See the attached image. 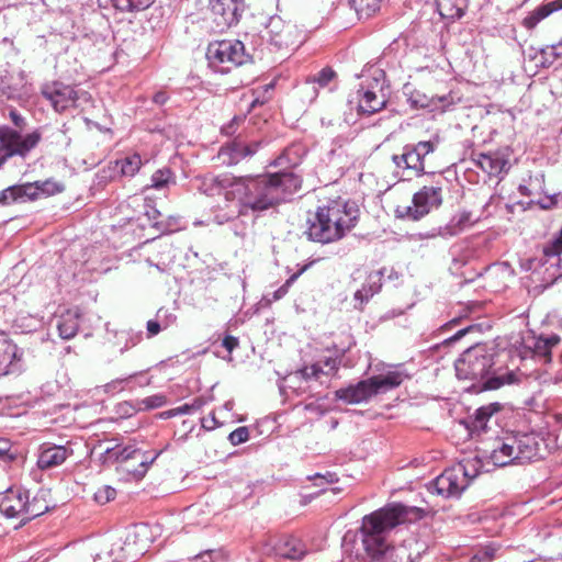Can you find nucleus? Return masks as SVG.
Masks as SVG:
<instances>
[{
    "label": "nucleus",
    "instance_id": "obj_36",
    "mask_svg": "<svg viewBox=\"0 0 562 562\" xmlns=\"http://www.w3.org/2000/svg\"><path fill=\"white\" fill-rule=\"evenodd\" d=\"M140 450L131 449L128 447L117 449V447H108L104 450L105 460H114V461H126L128 459H135L140 454Z\"/></svg>",
    "mask_w": 562,
    "mask_h": 562
},
{
    "label": "nucleus",
    "instance_id": "obj_15",
    "mask_svg": "<svg viewBox=\"0 0 562 562\" xmlns=\"http://www.w3.org/2000/svg\"><path fill=\"white\" fill-rule=\"evenodd\" d=\"M209 9L217 27L236 24L245 9V0H210Z\"/></svg>",
    "mask_w": 562,
    "mask_h": 562
},
{
    "label": "nucleus",
    "instance_id": "obj_26",
    "mask_svg": "<svg viewBox=\"0 0 562 562\" xmlns=\"http://www.w3.org/2000/svg\"><path fill=\"white\" fill-rule=\"evenodd\" d=\"M383 269L372 271L368 274L362 288L353 294L355 301L358 303L356 308L362 310L363 305L376 294L382 288Z\"/></svg>",
    "mask_w": 562,
    "mask_h": 562
},
{
    "label": "nucleus",
    "instance_id": "obj_9",
    "mask_svg": "<svg viewBox=\"0 0 562 562\" xmlns=\"http://www.w3.org/2000/svg\"><path fill=\"white\" fill-rule=\"evenodd\" d=\"M64 191V186L53 179L10 186L0 191V204L35 201Z\"/></svg>",
    "mask_w": 562,
    "mask_h": 562
},
{
    "label": "nucleus",
    "instance_id": "obj_21",
    "mask_svg": "<svg viewBox=\"0 0 562 562\" xmlns=\"http://www.w3.org/2000/svg\"><path fill=\"white\" fill-rule=\"evenodd\" d=\"M22 351L7 336L0 335V376L21 370Z\"/></svg>",
    "mask_w": 562,
    "mask_h": 562
},
{
    "label": "nucleus",
    "instance_id": "obj_25",
    "mask_svg": "<svg viewBox=\"0 0 562 562\" xmlns=\"http://www.w3.org/2000/svg\"><path fill=\"white\" fill-rule=\"evenodd\" d=\"M71 454L72 450L67 448L66 446H50L44 443L40 447L37 467L41 470L56 468L63 464Z\"/></svg>",
    "mask_w": 562,
    "mask_h": 562
},
{
    "label": "nucleus",
    "instance_id": "obj_2",
    "mask_svg": "<svg viewBox=\"0 0 562 562\" xmlns=\"http://www.w3.org/2000/svg\"><path fill=\"white\" fill-rule=\"evenodd\" d=\"M418 512L419 509L414 507L392 504L366 515L360 527L366 553L363 562H403L405 550L392 546L386 539V533L396 526L409 521L411 515Z\"/></svg>",
    "mask_w": 562,
    "mask_h": 562
},
{
    "label": "nucleus",
    "instance_id": "obj_38",
    "mask_svg": "<svg viewBox=\"0 0 562 562\" xmlns=\"http://www.w3.org/2000/svg\"><path fill=\"white\" fill-rule=\"evenodd\" d=\"M112 5L121 12H133L147 9L154 0H110Z\"/></svg>",
    "mask_w": 562,
    "mask_h": 562
},
{
    "label": "nucleus",
    "instance_id": "obj_17",
    "mask_svg": "<svg viewBox=\"0 0 562 562\" xmlns=\"http://www.w3.org/2000/svg\"><path fill=\"white\" fill-rule=\"evenodd\" d=\"M42 93L57 112H64L71 106H77V101L80 99L78 91L74 87L61 82L45 86Z\"/></svg>",
    "mask_w": 562,
    "mask_h": 562
},
{
    "label": "nucleus",
    "instance_id": "obj_55",
    "mask_svg": "<svg viewBox=\"0 0 562 562\" xmlns=\"http://www.w3.org/2000/svg\"><path fill=\"white\" fill-rule=\"evenodd\" d=\"M324 370H326V375L334 373L338 369V361L334 358H326L324 361H321Z\"/></svg>",
    "mask_w": 562,
    "mask_h": 562
},
{
    "label": "nucleus",
    "instance_id": "obj_13",
    "mask_svg": "<svg viewBox=\"0 0 562 562\" xmlns=\"http://www.w3.org/2000/svg\"><path fill=\"white\" fill-rule=\"evenodd\" d=\"M560 342L558 335L536 336L528 333L522 337L521 349L519 351L522 359L532 358L542 363L551 361V351Z\"/></svg>",
    "mask_w": 562,
    "mask_h": 562
},
{
    "label": "nucleus",
    "instance_id": "obj_33",
    "mask_svg": "<svg viewBox=\"0 0 562 562\" xmlns=\"http://www.w3.org/2000/svg\"><path fill=\"white\" fill-rule=\"evenodd\" d=\"M57 328L63 339H71L79 328L77 316L71 313L63 315L58 321Z\"/></svg>",
    "mask_w": 562,
    "mask_h": 562
},
{
    "label": "nucleus",
    "instance_id": "obj_59",
    "mask_svg": "<svg viewBox=\"0 0 562 562\" xmlns=\"http://www.w3.org/2000/svg\"><path fill=\"white\" fill-rule=\"evenodd\" d=\"M11 449V445L8 440L0 439V457L2 458H9L10 460L13 459L12 456H9Z\"/></svg>",
    "mask_w": 562,
    "mask_h": 562
},
{
    "label": "nucleus",
    "instance_id": "obj_30",
    "mask_svg": "<svg viewBox=\"0 0 562 562\" xmlns=\"http://www.w3.org/2000/svg\"><path fill=\"white\" fill-rule=\"evenodd\" d=\"M376 386L378 393H384L389 390L400 386L407 378L402 370H390L384 374L372 376Z\"/></svg>",
    "mask_w": 562,
    "mask_h": 562
},
{
    "label": "nucleus",
    "instance_id": "obj_4",
    "mask_svg": "<svg viewBox=\"0 0 562 562\" xmlns=\"http://www.w3.org/2000/svg\"><path fill=\"white\" fill-rule=\"evenodd\" d=\"M359 209L355 203L342 200L330 201L318 206L317 211L306 221L304 235L308 240L329 244L342 238L356 226Z\"/></svg>",
    "mask_w": 562,
    "mask_h": 562
},
{
    "label": "nucleus",
    "instance_id": "obj_58",
    "mask_svg": "<svg viewBox=\"0 0 562 562\" xmlns=\"http://www.w3.org/2000/svg\"><path fill=\"white\" fill-rule=\"evenodd\" d=\"M190 413H191V406H189V404L186 403L179 407H176V408L169 411L168 416L184 415V414H190Z\"/></svg>",
    "mask_w": 562,
    "mask_h": 562
},
{
    "label": "nucleus",
    "instance_id": "obj_5",
    "mask_svg": "<svg viewBox=\"0 0 562 562\" xmlns=\"http://www.w3.org/2000/svg\"><path fill=\"white\" fill-rule=\"evenodd\" d=\"M546 450L543 439L537 434H517L497 439L488 458L496 467L524 464L542 459Z\"/></svg>",
    "mask_w": 562,
    "mask_h": 562
},
{
    "label": "nucleus",
    "instance_id": "obj_52",
    "mask_svg": "<svg viewBox=\"0 0 562 562\" xmlns=\"http://www.w3.org/2000/svg\"><path fill=\"white\" fill-rule=\"evenodd\" d=\"M0 90L3 94H7L9 98L13 97L14 92L18 90L16 85H13L8 76L5 75L1 78L0 81Z\"/></svg>",
    "mask_w": 562,
    "mask_h": 562
},
{
    "label": "nucleus",
    "instance_id": "obj_3",
    "mask_svg": "<svg viewBox=\"0 0 562 562\" xmlns=\"http://www.w3.org/2000/svg\"><path fill=\"white\" fill-rule=\"evenodd\" d=\"M494 353L485 346L476 345L465 350L456 361V374L460 380L473 381L479 391L497 390L504 385L517 384L521 374L514 370L494 369Z\"/></svg>",
    "mask_w": 562,
    "mask_h": 562
},
{
    "label": "nucleus",
    "instance_id": "obj_24",
    "mask_svg": "<svg viewBox=\"0 0 562 562\" xmlns=\"http://www.w3.org/2000/svg\"><path fill=\"white\" fill-rule=\"evenodd\" d=\"M140 166L142 158L135 153L123 159L110 162L109 166L102 170L101 177L103 179H114L117 176L133 177L140 169Z\"/></svg>",
    "mask_w": 562,
    "mask_h": 562
},
{
    "label": "nucleus",
    "instance_id": "obj_11",
    "mask_svg": "<svg viewBox=\"0 0 562 562\" xmlns=\"http://www.w3.org/2000/svg\"><path fill=\"white\" fill-rule=\"evenodd\" d=\"M438 144V136L431 140L407 144L401 155H393L392 160L397 168L408 171L409 176H420L425 171V157L434 153Z\"/></svg>",
    "mask_w": 562,
    "mask_h": 562
},
{
    "label": "nucleus",
    "instance_id": "obj_20",
    "mask_svg": "<svg viewBox=\"0 0 562 562\" xmlns=\"http://www.w3.org/2000/svg\"><path fill=\"white\" fill-rule=\"evenodd\" d=\"M151 542V532L147 524H137L128 529L124 550L131 557L143 555Z\"/></svg>",
    "mask_w": 562,
    "mask_h": 562
},
{
    "label": "nucleus",
    "instance_id": "obj_45",
    "mask_svg": "<svg viewBox=\"0 0 562 562\" xmlns=\"http://www.w3.org/2000/svg\"><path fill=\"white\" fill-rule=\"evenodd\" d=\"M498 547L491 543L479 550L471 559V562H492L496 557Z\"/></svg>",
    "mask_w": 562,
    "mask_h": 562
},
{
    "label": "nucleus",
    "instance_id": "obj_10",
    "mask_svg": "<svg viewBox=\"0 0 562 562\" xmlns=\"http://www.w3.org/2000/svg\"><path fill=\"white\" fill-rule=\"evenodd\" d=\"M267 41L277 49H294L305 41V33L296 24L280 16H271L266 26Z\"/></svg>",
    "mask_w": 562,
    "mask_h": 562
},
{
    "label": "nucleus",
    "instance_id": "obj_37",
    "mask_svg": "<svg viewBox=\"0 0 562 562\" xmlns=\"http://www.w3.org/2000/svg\"><path fill=\"white\" fill-rule=\"evenodd\" d=\"M151 184L150 188L156 190H161L168 188L170 184H175V176L172 171L168 168L159 169L155 171L151 176Z\"/></svg>",
    "mask_w": 562,
    "mask_h": 562
},
{
    "label": "nucleus",
    "instance_id": "obj_61",
    "mask_svg": "<svg viewBox=\"0 0 562 562\" xmlns=\"http://www.w3.org/2000/svg\"><path fill=\"white\" fill-rule=\"evenodd\" d=\"M10 117L15 126L22 127V125L24 123V119L16 111H11Z\"/></svg>",
    "mask_w": 562,
    "mask_h": 562
},
{
    "label": "nucleus",
    "instance_id": "obj_32",
    "mask_svg": "<svg viewBox=\"0 0 562 562\" xmlns=\"http://www.w3.org/2000/svg\"><path fill=\"white\" fill-rule=\"evenodd\" d=\"M304 149L301 145L294 144L286 147L280 156L273 161V166L283 168L282 171H286V168L295 167L301 164Z\"/></svg>",
    "mask_w": 562,
    "mask_h": 562
},
{
    "label": "nucleus",
    "instance_id": "obj_41",
    "mask_svg": "<svg viewBox=\"0 0 562 562\" xmlns=\"http://www.w3.org/2000/svg\"><path fill=\"white\" fill-rule=\"evenodd\" d=\"M310 265H304L297 272L293 273L279 289H277L271 299H268L269 302L279 301L283 296L286 295L291 285L297 280V278L307 270Z\"/></svg>",
    "mask_w": 562,
    "mask_h": 562
},
{
    "label": "nucleus",
    "instance_id": "obj_18",
    "mask_svg": "<svg viewBox=\"0 0 562 562\" xmlns=\"http://www.w3.org/2000/svg\"><path fill=\"white\" fill-rule=\"evenodd\" d=\"M29 492L21 487H10L0 495V513L9 518H24Z\"/></svg>",
    "mask_w": 562,
    "mask_h": 562
},
{
    "label": "nucleus",
    "instance_id": "obj_1",
    "mask_svg": "<svg viewBox=\"0 0 562 562\" xmlns=\"http://www.w3.org/2000/svg\"><path fill=\"white\" fill-rule=\"evenodd\" d=\"M301 184V178L292 171L244 176L236 178L234 191L228 194L239 203V215H245L248 210L261 213L288 201Z\"/></svg>",
    "mask_w": 562,
    "mask_h": 562
},
{
    "label": "nucleus",
    "instance_id": "obj_47",
    "mask_svg": "<svg viewBox=\"0 0 562 562\" xmlns=\"http://www.w3.org/2000/svg\"><path fill=\"white\" fill-rule=\"evenodd\" d=\"M297 373L301 374L302 378L305 380H308V379L318 380V379H321L322 375H326V370H324L322 362H316L310 367H304Z\"/></svg>",
    "mask_w": 562,
    "mask_h": 562
},
{
    "label": "nucleus",
    "instance_id": "obj_35",
    "mask_svg": "<svg viewBox=\"0 0 562 562\" xmlns=\"http://www.w3.org/2000/svg\"><path fill=\"white\" fill-rule=\"evenodd\" d=\"M518 190L520 194L525 196L540 195L544 193V175L537 173L535 176H530L528 182L520 184Z\"/></svg>",
    "mask_w": 562,
    "mask_h": 562
},
{
    "label": "nucleus",
    "instance_id": "obj_14",
    "mask_svg": "<svg viewBox=\"0 0 562 562\" xmlns=\"http://www.w3.org/2000/svg\"><path fill=\"white\" fill-rule=\"evenodd\" d=\"M236 178L231 173H207L196 177L194 181L199 192L207 196L224 195L226 201H233L228 193L234 191Z\"/></svg>",
    "mask_w": 562,
    "mask_h": 562
},
{
    "label": "nucleus",
    "instance_id": "obj_39",
    "mask_svg": "<svg viewBox=\"0 0 562 562\" xmlns=\"http://www.w3.org/2000/svg\"><path fill=\"white\" fill-rule=\"evenodd\" d=\"M476 220L472 218V214L470 212H461L452 217L449 224V228H451L450 234H458L463 231L465 227L471 226Z\"/></svg>",
    "mask_w": 562,
    "mask_h": 562
},
{
    "label": "nucleus",
    "instance_id": "obj_28",
    "mask_svg": "<svg viewBox=\"0 0 562 562\" xmlns=\"http://www.w3.org/2000/svg\"><path fill=\"white\" fill-rule=\"evenodd\" d=\"M499 409L501 405L498 403H492L477 408L474 413V416L468 423V428L471 434L480 435L485 432L487 429L488 420Z\"/></svg>",
    "mask_w": 562,
    "mask_h": 562
},
{
    "label": "nucleus",
    "instance_id": "obj_43",
    "mask_svg": "<svg viewBox=\"0 0 562 562\" xmlns=\"http://www.w3.org/2000/svg\"><path fill=\"white\" fill-rule=\"evenodd\" d=\"M336 74L335 71L329 68H323L321 71H318L315 76L307 79V83L318 85V87L324 88L327 87L328 83L335 78Z\"/></svg>",
    "mask_w": 562,
    "mask_h": 562
},
{
    "label": "nucleus",
    "instance_id": "obj_7",
    "mask_svg": "<svg viewBox=\"0 0 562 562\" xmlns=\"http://www.w3.org/2000/svg\"><path fill=\"white\" fill-rule=\"evenodd\" d=\"M476 475L477 471L473 463H458L431 481L428 491L446 498L459 497Z\"/></svg>",
    "mask_w": 562,
    "mask_h": 562
},
{
    "label": "nucleus",
    "instance_id": "obj_63",
    "mask_svg": "<svg viewBox=\"0 0 562 562\" xmlns=\"http://www.w3.org/2000/svg\"><path fill=\"white\" fill-rule=\"evenodd\" d=\"M470 327H465L463 329H460L457 334H454L451 338H449L448 340L449 341H456L458 339H460L461 337H463L468 331H469Z\"/></svg>",
    "mask_w": 562,
    "mask_h": 562
},
{
    "label": "nucleus",
    "instance_id": "obj_27",
    "mask_svg": "<svg viewBox=\"0 0 562 562\" xmlns=\"http://www.w3.org/2000/svg\"><path fill=\"white\" fill-rule=\"evenodd\" d=\"M276 555L290 559V560H302L306 553V546L302 540L295 537H285L281 539L274 546Z\"/></svg>",
    "mask_w": 562,
    "mask_h": 562
},
{
    "label": "nucleus",
    "instance_id": "obj_51",
    "mask_svg": "<svg viewBox=\"0 0 562 562\" xmlns=\"http://www.w3.org/2000/svg\"><path fill=\"white\" fill-rule=\"evenodd\" d=\"M244 121H245V116L236 115L231 120L229 123L224 125L221 131L226 136H232L237 132L239 124L243 123Z\"/></svg>",
    "mask_w": 562,
    "mask_h": 562
},
{
    "label": "nucleus",
    "instance_id": "obj_42",
    "mask_svg": "<svg viewBox=\"0 0 562 562\" xmlns=\"http://www.w3.org/2000/svg\"><path fill=\"white\" fill-rule=\"evenodd\" d=\"M562 254V227L557 236L543 246V255L547 258L559 257Z\"/></svg>",
    "mask_w": 562,
    "mask_h": 562
},
{
    "label": "nucleus",
    "instance_id": "obj_60",
    "mask_svg": "<svg viewBox=\"0 0 562 562\" xmlns=\"http://www.w3.org/2000/svg\"><path fill=\"white\" fill-rule=\"evenodd\" d=\"M167 100H168V95L164 91H159V92L155 93L153 97V101L159 105L165 104Z\"/></svg>",
    "mask_w": 562,
    "mask_h": 562
},
{
    "label": "nucleus",
    "instance_id": "obj_46",
    "mask_svg": "<svg viewBox=\"0 0 562 562\" xmlns=\"http://www.w3.org/2000/svg\"><path fill=\"white\" fill-rule=\"evenodd\" d=\"M137 374H131L123 379H115L111 382L98 387V390H102L106 394H115L117 392H121L124 389V384L128 381H131L133 378H135Z\"/></svg>",
    "mask_w": 562,
    "mask_h": 562
},
{
    "label": "nucleus",
    "instance_id": "obj_54",
    "mask_svg": "<svg viewBox=\"0 0 562 562\" xmlns=\"http://www.w3.org/2000/svg\"><path fill=\"white\" fill-rule=\"evenodd\" d=\"M146 329H147L148 337H154V336L158 335L160 333V330L164 328L157 318L155 321L154 319L148 321L147 325H146Z\"/></svg>",
    "mask_w": 562,
    "mask_h": 562
},
{
    "label": "nucleus",
    "instance_id": "obj_22",
    "mask_svg": "<svg viewBox=\"0 0 562 562\" xmlns=\"http://www.w3.org/2000/svg\"><path fill=\"white\" fill-rule=\"evenodd\" d=\"M379 394L373 378L362 380L355 385H349L336 391V396L350 404H357L370 400Z\"/></svg>",
    "mask_w": 562,
    "mask_h": 562
},
{
    "label": "nucleus",
    "instance_id": "obj_44",
    "mask_svg": "<svg viewBox=\"0 0 562 562\" xmlns=\"http://www.w3.org/2000/svg\"><path fill=\"white\" fill-rule=\"evenodd\" d=\"M47 508L48 507L46 505L40 504L35 498L31 502L29 497L23 521H29L33 518L41 516L47 510Z\"/></svg>",
    "mask_w": 562,
    "mask_h": 562
},
{
    "label": "nucleus",
    "instance_id": "obj_53",
    "mask_svg": "<svg viewBox=\"0 0 562 562\" xmlns=\"http://www.w3.org/2000/svg\"><path fill=\"white\" fill-rule=\"evenodd\" d=\"M548 50L549 46L540 50V64L544 67L552 65L557 59L560 58L558 54H550Z\"/></svg>",
    "mask_w": 562,
    "mask_h": 562
},
{
    "label": "nucleus",
    "instance_id": "obj_8",
    "mask_svg": "<svg viewBox=\"0 0 562 562\" xmlns=\"http://www.w3.org/2000/svg\"><path fill=\"white\" fill-rule=\"evenodd\" d=\"M206 57L210 65L222 74L229 72L233 68L244 65L249 59L245 45L237 40L211 43L207 47Z\"/></svg>",
    "mask_w": 562,
    "mask_h": 562
},
{
    "label": "nucleus",
    "instance_id": "obj_34",
    "mask_svg": "<svg viewBox=\"0 0 562 562\" xmlns=\"http://www.w3.org/2000/svg\"><path fill=\"white\" fill-rule=\"evenodd\" d=\"M383 0H349L360 19H368L376 13Z\"/></svg>",
    "mask_w": 562,
    "mask_h": 562
},
{
    "label": "nucleus",
    "instance_id": "obj_57",
    "mask_svg": "<svg viewBox=\"0 0 562 562\" xmlns=\"http://www.w3.org/2000/svg\"><path fill=\"white\" fill-rule=\"evenodd\" d=\"M218 426L215 415L212 413L207 417L202 419V427L212 430Z\"/></svg>",
    "mask_w": 562,
    "mask_h": 562
},
{
    "label": "nucleus",
    "instance_id": "obj_64",
    "mask_svg": "<svg viewBox=\"0 0 562 562\" xmlns=\"http://www.w3.org/2000/svg\"><path fill=\"white\" fill-rule=\"evenodd\" d=\"M146 215L150 221H156L160 215V212L156 209H151L149 211H146Z\"/></svg>",
    "mask_w": 562,
    "mask_h": 562
},
{
    "label": "nucleus",
    "instance_id": "obj_56",
    "mask_svg": "<svg viewBox=\"0 0 562 562\" xmlns=\"http://www.w3.org/2000/svg\"><path fill=\"white\" fill-rule=\"evenodd\" d=\"M238 339L234 336L227 335L224 337L222 341V346L228 351L232 352L236 347H238Z\"/></svg>",
    "mask_w": 562,
    "mask_h": 562
},
{
    "label": "nucleus",
    "instance_id": "obj_6",
    "mask_svg": "<svg viewBox=\"0 0 562 562\" xmlns=\"http://www.w3.org/2000/svg\"><path fill=\"white\" fill-rule=\"evenodd\" d=\"M356 103L359 114H373L381 111L387 102V86L385 74L381 69H373L366 82L360 85L355 97L349 101Z\"/></svg>",
    "mask_w": 562,
    "mask_h": 562
},
{
    "label": "nucleus",
    "instance_id": "obj_16",
    "mask_svg": "<svg viewBox=\"0 0 562 562\" xmlns=\"http://www.w3.org/2000/svg\"><path fill=\"white\" fill-rule=\"evenodd\" d=\"M261 145V140L246 144L239 137H236L234 140L221 147L217 154V159L222 165L228 167L235 166L243 159L254 156Z\"/></svg>",
    "mask_w": 562,
    "mask_h": 562
},
{
    "label": "nucleus",
    "instance_id": "obj_49",
    "mask_svg": "<svg viewBox=\"0 0 562 562\" xmlns=\"http://www.w3.org/2000/svg\"><path fill=\"white\" fill-rule=\"evenodd\" d=\"M156 317L162 325L164 329H167L168 327L172 326L177 322V315L167 308H159L156 314Z\"/></svg>",
    "mask_w": 562,
    "mask_h": 562
},
{
    "label": "nucleus",
    "instance_id": "obj_62",
    "mask_svg": "<svg viewBox=\"0 0 562 562\" xmlns=\"http://www.w3.org/2000/svg\"><path fill=\"white\" fill-rule=\"evenodd\" d=\"M550 54H558L560 58H562V41L555 45H550L549 50Z\"/></svg>",
    "mask_w": 562,
    "mask_h": 562
},
{
    "label": "nucleus",
    "instance_id": "obj_50",
    "mask_svg": "<svg viewBox=\"0 0 562 562\" xmlns=\"http://www.w3.org/2000/svg\"><path fill=\"white\" fill-rule=\"evenodd\" d=\"M249 438V431L247 427H238L235 430H233L229 436L228 440L233 446L240 445L243 442H246Z\"/></svg>",
    "mask_w": 562,
    "mask_h": 562
},
{
    "label": "nucleus",
    "instance_id": "obj_19",
    "mask_svg": "<svg viewBox=\"0 0 562 562\" xmlns=\"http://www.w3.org/2000/svg\"><path fill=\"white\" fill-rule=\"evenodd\" d=\"M509 156L507 149H498L491 153L473 154L472 160L484 172L497 176L509 170Z\"/></svg>",
    "mask_w": 562,
    "mask_h": 562
},
{
    "label": "nucleus",
    "instance_id": "obj_23",
    "mask_svg": "<svg viewBox=\"0 0 562 562\" xmlns=\"http://www.w3.org/2000/svg\"><path fill=\"white\" fill-rule=\"evenodd\" d=\"M407 102L413 109H428L430 111H445L452 104V97L450 94L443 95H427L419 90H412L407 93Z\"/></svg>",
    "mask_w": 562,
    "mask_h": 562
},
{
    "label": "nucleus",
    "instance_id": "obj_40",
    "mask_svg": "<svg viewBox=\"0 0 562 562\" xmlns=\"http://www.w3.org/2000/svg\"><path fill=\"white\" fill-rule=\"evenodd\" d=\"M167 403V397L159 393L147 396L143 400L136 401V409L138 411H147L154 409L164 406Z\"/></svg>",
    "mask_w": 562,
    "mask_h": 562
},
{
    "label": "nucleus",
    "instance_id": "obj_31",
    "mask_svg": "<svg viewBox=\"0 0 562 562\" xmlns=\"http://www.w3.org/2000/svg\"><path fill=\"white\" fill-rule=\"evenodd\" d=\"M437 10L441 18L456 20L463 15L468 0H436Z\"/></svg>",
    "mask_w": 562,
    "mask_h": 562
},
{
    "label": "nucleus",
    "instance_id": "obj_29",
    "mask_svg": "<svg viewBox=\"0 0 562 562\" xmlns=\"http://www.w3.org/2000/svg\"><path fill=\"white\" fill-rule=\"evenodd\" d=\"M562 9V0H554L548 3H544L531 12L522 20V25L526 29H533L537 24L549 16L551 13Z\"/></svg>",
    "mask_w": 562,
    "mask_h": 562
},
{
    "label": "nucleus",
    "instance_id": "obj_12",
    "mask_svg": "<svg viewBox=\"0 0 562 562\" xmlns=\"http://www.w3.org/2000/svg\"><path fill=\"white\" fill-rule=\"evenodd\" d=\"M440 186L423 187L413 196L412 205L398 206L396 213L398 217H406L418 221L427 215L434 207H438L442 202Z\"/></svg>",
    "mask_w": 562,
    "mask_h": 562
},
{
    "label": "nucleus",
    "instance_id": "obj_48",
    "mask_svg": "<svg viewBox=\"0 0 562 562\" xmlns=\"http://www.w3.org/2000/svg\"><path fill=\"white\" fill-rule=\"evenodd\" d=\"M115 495H116L115 488H113L112 486H109V485H104V486L100 487L94 493V501L97 503L103 505V504H106L110 501L114 499Z\"/></svg>",
    "mask_w": 562,
    "mask_h": 562
}]
</instances>
